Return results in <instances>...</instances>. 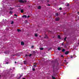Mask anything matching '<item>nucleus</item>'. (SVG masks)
Here are the masks:
<instances>
[{
	"instance_id": "obj_41",
	"label": "nucleus",
	"mask_w": 79,
	"mask_h": 79,
	"mask_svg": "<svg viewBox=\"0 0 79 79\" xmlns=\"http://www.w3.org/2000/svg\"><path fill=\"white\" fill-rule=\"evenodd\" d=\"M16 63H17V62H16V61H15V64H16Z\"/></svg>"
},
{
	"instance_id": "obj_26",
	"label": "nucleus",
	"mask_w": 79,
	"mask_h": 79,
	"mask_svg": "<svg viewBox=\"0 0 79 79\" xmlns=\"http://www.w3.org/2000/svg\"><path fill=\"white\" fill-rule=\"evenodd\" d=\"M59 9L60 10H62V8L61 7H60L59 8Z\"/></svg>"
},
{
	"instance_id": "obj_25",
	"label": "nucleus",
	"mask_w": 79,
	"mask_h": 79,
	"mask_svg": "<svg viewBox=\"0 0 79 79\" xmlns=\"http://www.w3.org/2000/svg\"><path fill=\"white\" fill-rule=\"evenodd\" d=\"M56 15L58 16V13H56Z\"/></svg>"
},
{
	"instance_id": "obj_43",
	"label": "nucleus",
	"mask_w": 79,
	"mask_h": 79,
	"mask_svg": "<svg viewBox=\"0 0 79 79\" xmlns=\"http://www.w3.org/2000/svg\"><path fill=\"white\" fill-rule=\"evenodd\" d=\"M77 13H78V14H79V12H77Z\"/></svg>"
},
{
	"instance_id": "obj_31",
	"label": "nucleus",
	"mask_w": 79,
	"mask_h": 79,
	"mask_svg": "<svg viewBox=\"0 0 79 79\" xmlns=\"http://www.w3.org/2000/svg\"><path fill=\"white\" fill-rule=\"evenodd\" d=\"M26 22H25V23H27V20L25 21Z\"/></svg>"
},
{
	"instance_id": "obj_47",
	"label": "nucleus",
	"mask_w": 79,
	"mask_h": 79,
	"mask_svg": "<svg viewBox=\"0 0 79 79\" xmlns=\"http://www.w3.org/2000/svg\"><path fill=\"white\" fill-rule=\"evenodd\" d=\"M53 68H54V67L53 66Z\"/></svg>"
},
{
	"instance_id": "obj_27",
	"label": "nucleus",
	"mask_w": 79,
	"mask_h": 79,
	"mask_svg": "<svg viewBox=\"0 0 79 79\" xmlns=\"http://www.w3.org/2000/svg\"><path fill=\"white\" fill-rule=\"evenodd\" d=\"M73 57V55H71L70 56V58H72Z\"/></svg>"
},
{
	"instance_id": "obj_42",
	"label": "nucleus",
	"mask_w": 79,
	"mask_h": 79,
	"mask_svg": "<svg viewBox=\"0 0 79 79\" xmlns=\"http://www.w3.org/2000/svg\"><path fill=\"white\" fill-rule=\"evenodd\" d=\"M5 53H6V52H5Z\"/></svg>"
},
{
	"instance_id": "obj_33",
	"label": "nucleus",
	"mask_w": 79,
	"mask_h": 79,
	"mask_svg": "<svg viewBox=\"0 0 79 79\" xmlns=\"http://www.w3.org/2000/svg\"><path fill=\"white\" fill-rule=\"evenodd\" d=\"M32 70H33V71H35V69H32Z\"/></svg>"
},
{
	"instance_id": "obj_18",
	"label": "nucleus",
	"mask_w": 79,
	"mask_h": 79,
	"mask_svg": "<svg viewBox=\"0 0 79 79\" xmlns=\"http://www.w3.org/2000/svg\"><path fill=\"white\" fill-rule=\"evenodd\" d=\"M52 79H55V77H53V76L52 77Z\"/></svg>"
},
{
	"instance_id": "obj_32",
	"label": "nucleus",
	"mask_w": 79,
	"mask_h": 79,
	"mask_svg": "<svg viewBox=\"0 0 79 79\" xmlns=\"http://www.w3.org/2000/svg\"><path fill=\"white\" fill-rule=\"evenodd\" d=\"M62 45H64V43H62Z\"/></svg>"
},
{
	"instance_id": "obj_51",
	"label": "nucleus",
	"mask_w": 79,
	"mask_h": 79,
	"mask_svg": "<svg viewBox=\"0 0 79 79\" xmlns=\"http://www.w3.org/2000/svg\"><path fill=\"white\" fill-rule=\"evenodd\" d=\"M67 63L68 64V63Z\"/></svg>"
},
{
	"instance_id": "obj_2",
	"label": "nucleus",
	"mask_w": 79,
	"mask_h": 79,
	"mask_svg": "<svg viewBox=\"0 0 79 79\" xmlns=\"http://www.w3.org/2000/svg\"><path fill=\"white\" fill-rule=\"evenodd\" d=\"M60 20V18H58L56 19V21H58Z\"/></svg>"
},
{
	"instance_id": "obj_38",
	"label": "nucleus",
	"mask_w": 79,
	"mask_h": 79,
	"mask_svg": "<svg viewBox=\"0 0 79 79\" xmlns=\"http://www.w3.org/2000/svg\"><path fill=\"white\" fill-rule=\"evenodd\" d=\"M66 13H64L63 14H64V15H65L66 14Z\"/></svg>"
},
{
	"instance_id": "obj_37",
	"label": "nucleus",
	"mask_w": 79,
	"mask_h": 79,
	"mask_svg": "<svg viewBox=\"0 0 79 79\" xmlns=\"http://www.w3.org/2000/svg\"><path fill=\"white\" fill-rule=\"evenodd\" d=\"M47 2H49V0H48L47 1Z\"/></svg>"
},
{
	"instance_id": "obj_4",
	"label": "nucleus",
	"mask_w": 79,
	"mask_h": 79,
	"mask_svg": "<svg viewBox=\"0 0 79 79\" xmlns=\"http://www.w3.org/2000/svg\"><path fill=\"white\" fill-rule=\"evenodd\" d=\"M69 51H66L65 53V55H68V54L69 53Z\"/></svg>"
},
{
	"instance_id": "obj_14",
	"label": "nucleus",
	"mask_w": 79,
	"mask_h": 79,
	"mask_svg": "<svg viewBox=\"0 0 79 79\" xmlns=\"http://www.w3.org/2000/svg\"><path fill=\"white\" fill-rule=\"evenodd\" d=\"M67 39V37H65V38H64V41H66V39Z\"/></svg>"
},
{
	"instance_id": "obj_44",
	"label": "nucleus",
	"mask_w": 79,
	"mask_h": 79,
	"mask_svg": "<svg viewBox=\"0 0 79 79\" xmlns=\"http://www.w3.org/2000/svg\"><path fill=\"white\" fill-rule=\"evenodd\" d=\"M23 79H26L25 78H23Z\"/></svg>"
},
{
	"instance_id": "obj_15",
	"label": "nucleus",
	"mask_w": 79,
	"mask_h": 79,
	"mask_svg": "<svg viewBox=\"0 0 79 79\" xmlns=\"http://www.w3.org/2000/svg\"><path fill=\"white\" fill-rule=\"evenodd\" d=\"M40 50H44V48H40Z\"/></svg>"
},
{
	"instance_id": "obj_24",
	"label": "nucleus",
	"mask_w": 79,
	"mask_h": 79,
	"mask_svg": "<svg viewBox=\"0 0 79 79\" xmlns=\"http://www.w3.org/2000/svg\"><path fill=\"white\" fill-rule=\"evenodd\" d=\"M67 6H69V3H68L67 5Z\"/></svg>"
},
{
	"instance_id": "obj_50",
	"label": "nucleus",
	"mask_w": 79,
	"mask_h": 79,
	"mask_svg": "<svg viewBox=\"0 0 79 79\" xmlns=\"http://www.w3.org/2000/svg\"><path fill=\"white\" fill-rule=\"evenodd\" d=\"M10 70H11V69H10Z\"/></svg>"
},
{
	"instance_id": "obj_23",
	"label": "nucleus",
	"mask_w": 79,
	"mask_h": 79,
	"mask_svg": "<svg viewBox=\"0 0 79 79\" xmlns=\"http://www.w3.org/2000/svg\"><path fill=\"white\" fill-rule=\"evenodd\" d=\"M48 32H49V33L50 32L51 33V32H52V31H51L50 30H49V31H48Z\"/></svg>"
},
{
	"instance_id": "obj_1",
	"label": "nucleus",
	"mask_w": 79,
	"mask_h": 79,
	"mask_svg": "<svg viewBox=\"0 0 79 79\" xmlns=\"http://www.w3.org/2000/svg\"><path fill=\"white\" fill-rule=\"evenodd\" d=\"M19 2L20 3H24V1H23V0H19Z\"/></svg>"
},
{
	"instance_id": "obj_13",
	"label": "nucleus",
	"mask_w": 79,
	"mask_h": 79,
	"mask_svg": "<svg viewBox=\"0 0 79 79\" xmlns=\"http://www.w3.org/2000/svg\"><path fill=\"white\" fill-rule=\"evenodd\" d=\"M57 37L58 38V39H61V37L60 35H58L57 36Z\"/></svg>"
},
{
	"instance_id": "obj_29",
	"label": "nucleus",
	"mask_w": 79,
	"mask_h": 79,
	"mask_svg": "<svg viewBox=\"0 0 79 79\" xmlns=\"http://www.w3.org/2000/svg\"><path fill=\"white\" fill-rule=\"evenodd\" d=\"M29 17H30V16L28 15V16H27V18H29Z\"/></svg>"
},
{
	"instance_id": "obj_46",
	"label": "nucleus",
	"mask_w": 79,
	"mask_h": 79,
	"mask_svg": "<svg viewBox=\"0 0 79 79\" xmlns=\"http://www.w3.org/2000/svg\"><path fill=\"white\" fill-rule=\"evenodd\" d=\"M64 61H65V62L66 60H64Z\"/></svg>"
},
{
	"instance_id": "obj_21",
	"label": "nucleus",
	"mask_w": 79,
	"mask_h": 79,
	"mask_svg": "<svg viewBox=\"0 0 79 79\" xmlns=\"http://www.w3.org/2000/svg\"><path fill=\"white\" fill-rule=\"evenodd\" d=\"M29 56H32V54H30V55H28Z\"/></svg>"
},
{
	"instance_id": "obj_19",
	"label": "nucleus",
	"mask_w": 79,
	"mask_h": 79,
	"mask_svg": "<svg viewBox=\"0 0 79 79\" xmlns=\"http://www.w3.org/2000/svg\"><path fill=\"white\" fill-rule=\"evenodd\" d=\"M23 2L24 3V2H27V1H26V0H24L23 1Z\"/></svg>"
},
{
	"instance_id": "obj_40",
	"label": "nucleus",
	"mask_w": 79,
	"mask_h": 79,
	"mask_svg": "<svg viewBox=\"0 0 79 79\" xmlns=\"http://www.w3.org/2000/svg\"><path fill=\"white\" fill-rule=\"evenodd\" d=\"M6 64H8V62H6Z\"/></svg>"
},
{
	"instance_id": "obj_7",
	"label": "nucleus",
	"mask_w": 79,
	"mask_h": 79,
	"mask_svg": "<svg viewBox=\"0 0 79 79\" xmlns=\"http://www.w3.org/2000/svg\"><path fill=\"white\" fill-rule=\"evenodd\" d=\"M38 9L40 10L41 9V6H39L38 7Z\"/></svg>"
},
{
	"instance_id": "obj_12",
	"label": "nucleus",
	"mask_w": 79,
	"mask_h": 79,
	"mask_svg": "<svg viewBox=\"0 0 79 79\" xmlns=\"http://www.w3.org/2000/svg\"><path fill=\"white\" fill-rule=\"evenodd\" d=\"M22 76H23L22 75H20V77H19V79H20L21 78V77H22Z\"/></svg>"
},
{
	"instance_id": "obj_28",
	"label": "nucleus",
	"mask_w": 79,
	"mask_h": 79,
	"mask_svg": "<svg viewBox=\"0 0 79 79\" xmlns=\"http://www.w3.org/2000/svg\"><path fill=\"white\" fill-rule=\"evenodd\" d=\"M14 16H16V17H17V15H16V14H15Z\"/></svg>"
},
{
	"instance_id": "obj_36",
	"label": "nucleus",
	"mask_w": 79,
	"mask_h": 79,
	"mask_svg": "<svg viewBox=\"0 0 79 79\" xmlns=\"http://www.w3.org/2000/svg\"><path fill=\"white\" fill-rule=\"evenodd\" d=\"M36 65H34V66H35V67H36Z\"/></svg>"
},
{
	"instance_id": "obj_8",
	"label": "nucleus",
	"mask_w": 79,
	"mask_h": 79,
	"mask_svg": "<svg viewBox=\"0 0 79 79\" xmlns=\"http://www.w3.org/2000/svg\"><path fill=\"white\" fill-rule=\"evenodd\" d=\"M23 63L24 64H26V60L24 61Z\"/></svg>"
},
{
	"instance_id": "obj_48",
	"label": "nucleus",
	"mask_w": 79,
	"mask_h": 79,
	"mask_svg": "<svg viewBox=\"0 0 79 79\" xmlns=\"http://www.w3.org/2000/svg\"><path fill=\"white\" fill-rule=\"evenodd\" d=\"M74 55H73V56H74Z\"/></svg>"
},
{
	"instance_id": "obj_10",
	"label": "nucleus",
	"mask_w": 79,
	"mask_h": 79,
	"mask_svg": "<svg viewBox=\"0 0 79 79\" xmlns=\"http://www.w3.org/2000/svg\"><path fill=\"white\" fill-rule=\"evenodd\" d=\"M17 31L19 32H21V30L19 29H17Z\"/></svg>"
},
{
	"instance_id": "obj_5",
	"label": "nucleus",
	"mask_w": 79,
	"mask_h": 79,
	"mask_svg": "<svg viewBox=\"0 0 79 79\" xmlns=\"http://www.w3.org/2000/svg\"><path fill=\"white\" fill-rule=\"evenodd\" d=\"M21 45H24V43L22 41L21 42Z\"/></svg>"
},
{
	"instance_id": "obj_9",
	"label": "nucleus",
	"mask_w": 79,
	"mask_h": 79,
	"mask_svg": "<svg viewBox=\"0 0 79 79\" xmlns=\"http://www.w3.org/2000/svg\"><path fill=\"white\" fill-rule=\"evenodd\" d=\"M21 13H23V12H24V10H23V9L21 10Z\"/></svg>"
},
{
	"instance_id": "obj_6",
	"label": "nucleus",
	"mask_w": 79,
	"mask_h": 79,
	"mask_svg": "<svg viewBox=\"0 0 79 79\" xmlns=\"http://www.w3.org/2000/svg\"><path fill=\"white\" fill-rule=\"evenodd\" d=\"M45 37H44L45 39H48V36H47V35L46 34L45 35Z\"/></svg>"
},
{
	"instance_id": "obj_17",
	"label": "nucleus",
	"mask_w": 79,
	"mask_h": 79,
	"mask_svg": "<svg viewBox=\"0 0 79 79\" xmlns=\"http://www.w3.org/2000/svg\"><path fill=\"white\" fill-rule=\"evenodd\" d=\"M12 13H13V11H10V14H12Z\"/></svg>"
},
{
	"instance_id": "obj_30",
	"label": "nucleus",
	"mask_w": 79,
	"mask_h": 79,
	"mask_svg": "<svg viewBox=\"0 0 79 79\" xmlns=\"http://www.w3.org/2000/svg\"><path fill=\"white\" fill-rule=\"evenodd\" d=\"M25 56H26V57H27V56H28V55H25Z\"/></svg>"
},
{
	"instance_id": "obj_3",
	"label": "nucleus",
	"mask_w": 79,
	"mask_h": 79,
	"mask_svg": "<svg viewBox=\"0 0 79 79\" xmlns=\"http://www.w3.org/2000/svg\"><path fill=\"white\" fill-rule=\"evenodd\" d=\"M23 18H27V16L26 15H23L22 16Z\"/></svg>"
},
{
	"instance_id": "obj_45",
	"label": "nucleus",
	"mask_w": 79,
	"mask_h": 79,
	"mask_svg": "<svg viewBox=\"0 0 79 79\" xmlns=\"http://www.w3.org/2000/svg\"><path fill=\"white\" fill-rule=\"evenodd\" d=\"M50 50V49H48V50L49 51V50Z\"/></svg>"
},
{
	"instance_id": "obj_34",
	"label": "nucleus",
	"mask_w": 79,
	"mask_h": 79,
	"mask_svg": "<svg viewBox=\"0 0 79 79\" xmlns=\"http://www.w3.org/2000/svg\"><path fill=\"white\" fill-rule=\"evenodd\" d=\"M48 6H50V4H48Z\"/></svg>"
},
{
	"instance_id": "obj_35",
	"label": "nucleus",
	"mask_w": 79,
	"mask_h": 79,
	"mask_svg": "<svg viewBox=\"0 0 79 79\" xmlns=\"http://www.w3.org/2000/svg\"><path fill=\"white\" fill-rule=\"evenodd\" d=\"M31 48H34V46H31Z\"/></svg>"
},
{
	"instance_id": "obj_11",
	"label": "nucleus",
	"mask_w": 79,
	"mask_h": 79,
	"mask_svg": "<svg viewBox=\"0 0 79 79\" xmlns=\"http://www.w3.org/2000/svg\"><path fill=\"white\" fill-rule=\"evenodd\" d=\"M58 50H61V48L59 47L57 48Z\"/></svg>"
},
{
	"instance_id": "obj_20",
	"label": "nucleus",
	"mask_w": 79,
	"mask_h": 79,
	"mask_svg": "<svg viewBox=\"0 0 79 79\" xmlns=\"http://www.w3.org/2000/svg\"><path fill=\"white\" fill-rule=\"evenodd\" d=\"M64 51H65V49H63L62 50V52H64Z\"/></svg>"
},
{
	"instance_id": "obj_39",
	"label": "nucleus",
	"mask_w": 79,
	"mask_h": 79,
	"mask_svg": "<svg viewBox=\"0 0 79 79\" xmlns=\"http://www.w3.org/2000/svg\"><path fill=\"white\" fill-rule=\"evenodd\" d=\"M61 57H63V56L61 55Z\"/></svg>"
},
{
	"instance_id": "obj_49",
	"label": "nucleus",
	"mask_w": 79,
	"mask_h": 79,
	"mask_svg": "<svg viewBox=\"0 0 79 79\" xmlns=\"http://www.w3.org/2000/svg\"><path fill=\"white\" fill-rule=\"evenodd\" d=\"M0 77H1V75H0Z\"/></svg>"
},
{
	"instance_id": "obj_16",
	"label": "nucleus",
	"mask_w": 79,
	"mask_h": 79,
	"mask_svg": "<svg viewBox=\"0 0 79 79\" xmlns=\"http://www.w3.org/2000/svg\"><path fill=\"white\" fill-rule=\"evenodd\" d=\"M35 37H37V36H38V35H37V34L36 33L35 34Z\"/></svg>"
},
{
	"instance_id": "obj_22",
	"label": "nucleus",
	"mask_w": 79,
	"mask_h": 79,
	"mask_svg": "<svg viewBox=\"0 0 79 79\" xmlns=\"http://www.w3.org/2000/svg\"><path fill=\"white\" fill-rule=\"evenodd\" d=\"M14 23V22L13 21H12V22H11V24H13Z\"/></svg>"
}]
</instances>
